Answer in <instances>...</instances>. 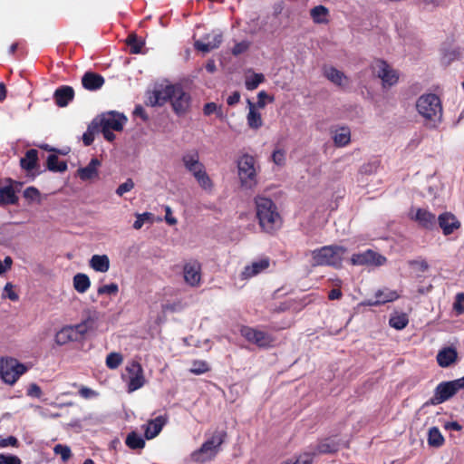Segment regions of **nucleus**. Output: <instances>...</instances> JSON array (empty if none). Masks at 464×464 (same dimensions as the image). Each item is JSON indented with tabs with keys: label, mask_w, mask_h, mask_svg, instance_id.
I'll list each match as a JSON object with an SVG mask.
<instances>
[{
	"label": "nucleus",
	"mask_w": 464,
	"mask_h": 464,
	"mask_svg": "<svg viewBox=\"0 0 464 464\" xmlns=\"http://www.w3.org/2000/svg\"><path fill=\"white\" fill-rule=\"evenodd\" d=\"M255 203L260 227L267 233L278 229L281 226V217L273 200L264 197H256Z\"/></svg>",
	"instance_id": "obj_1"
},
{
	"label": "nucleus",
	"mask_w": 464,
	"mask_h": 464,
	"mask_svg": "<svg viewBox=\"0 0 464 464\" xmlns=\"http://www.w3.org/2000/svg\"><path fill=\"white\" fill-rule=\"evenodd\" d=\"M419 113L425 119L430 128L436 127L442 118V106L439 96L433 93L421 95L416 103Z\"/></svg>",
	"instance_id": "obj_2"
},
{
	"label": "nucleus",
	"mask_w": 464,
	"mask_h": 464,
	"mask_svg": "<svg viewBox=\"0 0 464 464\" xmlns=\"http://www.w3.org/2000/svg\"><path fill=\"white\" fill-rule=\"evenodd\" d=\"M346 248L342 246L330 245L316 248L312 251V265L314 266H342L343 255Z\"/></svg>",
	"instance_id": "obj_3"
},
{
	"label": "nucleus",
	"mask_w": 464,
	"mask_h": 464,
	"mask_svg": "<svg viewBox=\"0 0 464 464\" xmlns=\"http://www.w3.org/2000/svg\"><path fill=\"white\" fill-rule=\"evenodd\" d=\"M227 438L225 430L215 431L211 438L207 440L201 447L193 451L191 459L195 462L205 463L212 460L219 450V447L224 443Z\"/></svg>",
	"instance_id": "obj_4"
},
{
	"label": "nucleus",
	"mask_w": 464,
	"mask_h": 464,
	"mask_svg": "<svg viewBox=\"0 0 464 464\" xmlns=\"http://www.w3.org/2000/svg\"><path fill=\"white\" fill-rule=\"evenodd\" d=\"M462 389H464V376L453 381L441 382L434 389L433 396L424 402L423 407L443 403Z\"/></svg>",
	"instance_id": "obj_5"
},
{
	"label": "nucleus",
	"mask_w": 464,
	"mask_h": 464,
	"mask_svg": "<svg viewBox=\"0 0 464 464\" xmlns=\"http://www.w3.org/2000/svg\"><path fill=\"white\" fill-rule=\"evenodd\" d=\"M127 121L128 119L124 114L110 111L102 115L99 120V123L93 121V124L99 125L104 139L111 142L116 138L112 130L121 131Z\"/></svg>",
	"instance_id": "obj_6"
},
{
	"label": "nucleus",
	"mask_w": 464,
	"mask_h": 464,
	"mask_svg": "<svg viewBox=\"0 0 464 464\" xmlns=\"http://www.w3.org/2000/svg\"><path fill=\"white\" fill-rule=\"evenodd\" d=\"M27 367L14 358L0 360V378L7 384L13 385L21 375L26 372Z\"/></svg>",
	"instance_id": "obj_7"
},
{
	"label": "nucleus",
	"mask_w": 464,
	"mask_h": 464,
	"mask_svg": "<svg viewBox=\"0 0 464 464\" xmlns=\"http://www.w3.org/2000/svg\"><path fill=\"white\" fill-rule=\"evenodd\" d=\"M240 334L250 343L261 349H268L274 346L276 338L264 331L247 325L240 328Z\"/></svg>",
	"instance_id": "obj_8"
},
{
	"label": "nucleus",
	"mask_w": 464,
	"mask_h": 464,
	"mask_svg": "<svg viewBox=\"0 0 464 464\" xmlns=\"http://www.w3.org/2000/svg\"><path fill=\"white\" fill-rule=\"evenodd\" d=\"M238 175L243 187L251 188L256 184L254 157L245 154L237 161Z\"/></svg>",
	"instance_id": "obj_9"
},
{
	"label": "nucleus",
	"mask_w": 464,
	"mask_h": 464,
	"mask_svg": "<svg viewBox=\"0 0 464 464\" xmlns=\"http://www.w3.org/2000/svg\"><path fill=\"white\" fill-rule=\"evenodd\" d=\"M372 72L382 80L383 88L391 87L398 82L399 73L382 59L375 60L372 64Z\"/></svg>",
	"instance_id": "obj_10"
},
{
	"label": "nucleus",
	"mask_w": 464,
	"mask_h": 464,
	"mask_svg": "<svg viewBox=\"0 0 464 464\" xmlns=\"http://www.w3.org/2000/svg\"><path fill=\"white\" fill-rule=\"evenodd\" d=\"M171 89L173 90L171 91L172 96L170 103L173 111L179 116L185 115L190 109V94L184 90L181 84H173L171 85Z\"/></svg>",
	"instance_id": "obj_11"
},
{
	"label": "nucleus",
	"mask_w": 464,
	"mask_h": 464,
	"mask_svg": "<svg viewBox=\"0 0 464 464\" xmlns=\"http://www.w3.org/2000/svg\"><path fill=\"white\" fill-rule=\"evenodd\" d=\"M129 392H134L141 388L145 383L142 366L140 362L132 361L126 366Z\"/></svg>",
	"instance_id": "obj_12"
},
{
	"label": "nucleus",
	"mask_w": 464,
	"mask_h": 464,
	"mask_svg": "<svg viewBox=\"0 0 464 464\" xmlns=\"http://www.w3.org/2000/svg\"><path fill=\"white\" fill-rule=\"evenodd\" d=\"M385 261V257L374 252L372 249H367L363 253L353 254L351 257V262L354 266L364 265H382Z\"/></svg>",
	"instance_id": "obj_13"
},
{
	"label": "nucleus",
	"mask_w": 464,
	"mask_h": 464,
	"mask_svg": "<svg viewBox=\"0 0 464 464\" xmlns=\"http://www.w3.org/2000/svg\"><path fill=\"white\" fill-rule=\"evenodd\" d=\"M222 34L212 32L204 35L201 39L195 42V48L203 53H208L218 48L222 43Z\"/></svg>",
	"instance_id": "obj_14"
},
{
	"label": "nucleus",
	"mask_w": 464,
	"mask_h": 464,
	"mask_svg": "<svg viewBox=\"0 0 464 464\" xmlns=\"http://www.w3.org/2000/svg\"><path fill=\"white\" fill-rule=\"evenodd\" d=\"M409 217L425 229H432L436 225V216L424 208L411 209Z\"/></svg>",
	"instance_id": "obj_15"
},
{
	"label": "nucleus",
	"mask_w": 464,
	"mask_h": 464,
	"mask_svg": "<svg viewBox=\"0 0 464 464\" xmlns=\"http://www.w3.org/2000/svg\"><path fill=\"white\" fill-rule=\"evenodd\" d=\"M270 266V259L263 257L257 261H254L251 265L246 266L240 274L242 280H248L263 271L266 270Z\"/></svg>",
	"instance_id": "obj_16"
},
{
	"label": "nucleus",
	"mask_w": 464,
	"mask_h": 464,
	"mask_svg": "<svg viewBox=\"0 0 464 464\" xmlns=\"http://www.w3.org/2000/svg\"><path fill=\"white\" fill-rule=\"evenodd\" d=\"M184 279L191 286H197L201 280V266L198 261L187 263L183 268Z\"/></svg>",
	"instance_id": "obj_17"
},
{
	"label": "nucleus",
	"mask_w": 464,
	"mask_h": 464,
	"mask_svg": "<svg viewBox=\"0 0 464 464\" xmlns=\"http://www.w3.org/2000/svg\"><path fill=\"white\" fill-rule=\"evenodd\" d=\"M438 223L445 236L452 234L454 230L460 227V222L450 212L440 214L438 218Z\"/></svg>",
	"instance_id": "obj_18"
},
{
	"label": "nucleus",
	"mask_w": 464,
	"mask_h": 464,
	"mask_svg": "<svg viewBox=\"0 0 464 464\" xmlns=\"http://www.w3.org/2000/svg\"><path fill=\"white\" fill-rule=\"evenodd\" d=\"M82 339L80 334L76 331L74 325L63 327L55 334L54 340L58 345H64L70 342H76Z\"/></svg>",
	"instance_id": "obj_19"
},
{
	"label": "nucleus",
	"mask_w": 464,
	"mask_h": 464,
	"mask_svg": "<svg viewBox=\"0 0 464 464\" xmlns=\"http://www.w3.org/2000/svg\"><path fill=\"white\" fill-rule=\"evenodd\" d=\"M168 421L167 416H158L150 420L145 426L144 435L147 440H152L157 437Z\"/></svg>",
	"instance_id": "obj_20"
},
{
	"label": "nucleus",
	"mask_w": 464,
	"mask_h": 464,
	"mask_svg": "<svg viewBox=\"0 0 464 464\" xmlns=\"http://www.w3.org/2000/svg\"><path fill=\"white\" fill-rule=\"evenodd\" d=\"M74 98V90L68 85H63L57 88L53 93L55 104L59 107L67 106Z\"/></svg>",
	"instance_id": "obj_21"
},
{
	"label": "nucleus",
	"mask_w": 464,
	"mask_h": 464,
	"mask_svg": "<svg viewBox=\"0 0 464 464\" xmlns=\"http://www.w3.org/2000/svg\"><path fill=\"white\" fill-rule=\"evenodd\" d=\"M324 75L337 86L344 88L349 84L348 77L334 66H324Z\"/></svg>",
	"instance_id": "obj_22"
},
{
	"label": "nucleus",
	"mask_w": 464,
	"mask_h": 464,
	"mask_svg": "<svg viewBox=\"0 0 464 464\" xmlns=\"http://www.w3.org/2000/svg\"><path fill=\"white\" fill-rule=\"evenodd\" d=\"M172 84L166 85L160 90H155L150 97V102L152 106H162L168 102H171L172 96Z\"/></svg>",
	"instance_id": "obj_23"
},
{
	"label": "nucleus",
	"mask_w": 464,
	"mask_h": 464,
	"mask_svg": "<svg viewBox=\"0 0 464 464\" xmlns=\"http://www.w3.org/2000/svg\"><path fill=\"white\" fill-rule=\"evenodd\" d=\"M82 84L86 90L96 91L104 84V78L101 74L87 72L82 78Z\"/></svg>",
	"instance_id": "obj_24"
},
{
	"label": "nucleus",
	"mask_w": 464,
	"mask_h": 464,
	"mask_svg": "<svg viewBox=\"0 0 464 464\" xmlns=\"http://www.w3.org/2000/svg\"><path fill=\"white\" fill-rule=\"evenodd\" d=\"M458 359L457 350L453 347H445L439 351L437 354V362L442 368H447L454 363Z\"/></svg>",
	"instance_id": "obj_25"
},
{
	"label": "nucleus",
	"mask_w": 464,
	"mask_h": 464,
	"mask_svg": "<svg viewBox=\"0 0 464 464\" xmlns=\"http://www.w3.org/2000/svg\"><path fill=\"white\" fill-rule=\"evenodd\" d=\"M339 449V444L336 441H334L330 439H325L318 443L316 446V450L314 452L311 453H304L300 455L295 461L301 458L302 456L308 455L311 459L313 460L314 456L318 454H329V453H335Z\"/></svg>",
	"instance_id": "obj_26"
},
{
	"label": "nucleus",
	"mask_w": 464,
	"mask_h": 464,
	"mask_svg": "<svg viewBox=\"0 0 464 464\" xmlns=\"http://www.w3.org/2000/svg\"><path fill=\"white\" fill-rule=\"evenodd\" d=\"M86 317L79 324H74L76 331L82 338L91 330L94 329L96 320L98 319L95 311H87Z\"/></svg>",
	"instance_id": "obj_27"
},
{
	"label": "nucleus",
	"mask_w": 464,
	"mask_h": 464,
	"mask_svg": "<svg viewBox=\"0 0 464 464\" xmlns=\"http://www.w3.org/2000/svg\"><path fill=\"white\" fill-rule=\"evenodd\" d=\"M101 166V161L93 158L89 164L78 169V176L82 180H90L98 177V168Z\"/></svg>",
	"instance_id": "obj_28"
},
{
	"label": "nucleus",
	"mask_w": 464,
	"mask_h": 464,
	"mask_svg": "<svg viewBox=\"0 0 464 464\" xmlns=\"http://www.w3.org/2000/svg\"><path fill=\"white\" fill-rule=\"evenodd\" d=\"M249 111L246 115V121L249 128L257 130L263 125L261 114L256 111V104L247 100Z\"/></svg>",
	"instance_id": "obj_29"
},
{
	"label": "nucleus",
	"mask_w": 464,
	"mask_h": 464,
	"mask_svg": "<svg viewBox=\"0 0 464 464\" xmlns=\"http://www.w3.org/2000/svg\"><path fill=\"white\" fill-rule=\"evenodd\" d=\"M38 163V151L35 149H30L25 152L24 157L20 160V166L26 171L34 169Z\"/></svg>",
	"instance_id": "obj_30"
},
{
	"label": "nucleus",
	"mask_w": 464,
	"mask_h": 464,
	"mask_svg": "<svg viewBox=\"0 0 464 464\" xmlns=\"http://www.w3.org/2000/svg\"><path fill=\"white\" fill-rule=\"evenodd\" d=\"M17 202L18 197L12 186L0 188V206L15 205Z\"/></svg>",
	"instance_id": "obj_31"
},
{
	"label": "nucleus",
	"mask_w": 464,
	"mask_h": 464,
	"mask_svg": "<svg viewBox=\"0 0 464 464\" xmlns=\"http://www.w3.org/2000/svg\"><path fill=\"white\" fill-rule=\"evenodd\" d=\"M91 267L101 273H105L110 268V259L106 255H94L90 260Z\"/></svg>",
	"instance_id": "obj_32"
},
{
	"label": "nucleus",
	"mask_w": 464,
	"mask_h": 464,
	"mask_svg": "<svg viewBox=\"0 0 464 464\" xmlns=\"http://www.w3.org/2000/svg\"><path fill=\"white\" fill-rule=\"evenodd\" d=\"M72 282L74 289L80 294L85 293L91 286V280L86 274H76Z\"/></svg>",
	"instance_id": "obj_33"
},
{
	"label": "nucleus",
	"mask_w": 464,
	"mask_h": 464,
	"mask_svg": "<svg viewBox=\"0 0 464 464\" xmlns=\"http://www.w3.org/2000/svg\"><path fill=\"white\" fill-rule=\"evenodd\" d=\"M310 15L315 24H327L329 10L324 5H316L310 10Z\"/></svg>",
	"instance_id": "obj_34"
},
{
	"label": "nucleus",
	"mask_w": 464,
	"mask_h": 464,
	"mask_svg": "<svg viewBox=\"0 0 464 464\" xmlns=\"http://www.w3.org/2000/svg\"><path fill=\"white\" fill-rule=\"evenodd\" d=\"M445 439L438 427H431L428 432V444L430 447L440 448L443 446Z\"/></svg>",
	"instance_id": "obj_35"
},
{
	"label": "nucleus",
	"mask_w": 464,
	"mask_h": 464,
	"mask_svg": "<svg viewBox=\"0 0 464 464\" xmlns=\"http://www.w3.org/2000/svg\"><path fill=\"white\" fill-rule=\"evenodd\" d=\"M351 140V131L348 127H341L338 130H336L334 136V144L338 147H343L346 146Z\"/></svg>",
	"instance_id": "obj_36"
},
{
	"label": "nucleus",
	"mask_w": 464,
	"mask_h": 464,
	"mask_svg": "<svg viewBox=\"0 0 464 464\" xmlns=\"http://www.w3.org/2000/svg\"><path fill=\"white\" fill-rule=\"evenodd\" d=\"M125 444L131 450H141L145 447V440L137 432L131 431L127 435Z\"/></svg>",
	"instance_id": "obj_37"
},
{
	"label": "nucleus",
	"mask_w": 464,
	"mask_h": 464,
	"mask_svg": "<svg viewBox=\"0 0 464 464\" xmlns=\"http://www.w3.org/2000/svg\"><path fill=\"white\" fill-rule=\"evenodd\" d=\"M381 166V160L373 158L368 162L362 164L359 169V174L370 176L375 174Z\"/></svg>",
	"instance_id": "obj_38"
},
{
	"label": "nucleus",
	"mask_w": 464,
	"mask_h": 464,
	"mask_svg": "<svg viewBox=\"0 0 464 464\" xmlns=\"http://www.w3.org/2000/svg\"><path fill=\"white\" fill-rule=\"evenodd\" d=\"M47 169L53 172H63L67 169V163L66 161L59 160L56 155L51 154L47 158Z\"/></svg>",
	"instance_id": "obj_39"
},
{
	"label": "nucleus",
	"mask_w": 464,
	"mask_h": 464,
	"mask_svg": "<svg viewBox=\"0 0 464 464\" xmlns=\"http://www.w3.org/2000/svg\"><path fill=\"white\" fill-rule=\"evenodd\" d=\"M126 44L130 47V53L137 54L141 52L144 45V41L137 36L136 34L132 33L126 38Z\"/></svg>",
	"instance_id": "obj_40"
},
{
	"label": "nucleus",
	"mask_w": 464,
	"mask_h": 464,
	"mask_svg": "<svg viewBox=\"0 0 464 464\" xmlns=\"http://www.w3.org/2000/svg\"><path fill=\"white\" fill-rule=\"evenodd\" d=\"M389 324L396 330H402L409 324L408 315L404 313L395 314L390 317Z\"/></svg>",
	"instance_id": "obj_41"
},
{
	"label": "nucleus",
	"mask_w": 464,
	"mask_h": 464,
	"mask_svg": "<svg viewBox=\"0 0 464 464\" xmlns=\"http://www.w3.org/2000/svg\"><path fill=\"white\" fill-rule=\"evenodd\" d=\"M375 298H378L380 304H383L397 300L399 294L390 289L378 290L375 293Z\"/></svg>",
	"instance_id": "obj_42"
},
{
	"label": "nucleus",
	"mask_w": 464,
	"mask_h": 464,
	"mask_svg": "<svg viewBox=\"0 0 464 464\" xmlns=\"http://www.w3.org/2000/svg\"><path fill=\"white\" fill-rule=\"evenodd\" d=\"M194 178L202 189L206 191H211L213 189L214 183L207 173L206 169L200 173L198 172V175H196Z\"/></svg>",
	"instance_id": "obj_43"
},
{
	"label": "nucleus",
	"mask_w": 464,
	"mask_h": 464,
	"mask_svg": "<svg viewBox=\"0 0 464 464\" xmlns=\"http://www.w3.org/2000/svg\"><path fill=\"white\" fill-rule=\"evenodd\" d=\"M210 371V366L208 362L204 360H194L191 362L189 372L196 375H200Z\"/></svg>",
	"instance_id": "obj_44"
},
{
	"label": "nucleus",
	"mask_w": 464,
	"mask_h": 464,
	"mask_svg": "<svg viewBox=\"0 0 464 464\" xmlns=\"http://www.w3.org/2000/svg\"><path fill=\"white\" fill-rule=\"evenodd\" d=\"M265 81V76L262 73L254 72L250 77L246 80V88L249 91H253L258 87L260 83Z\"/></svg>",
	"instance_id": "obj_45"
},
{
	"label": "nucleus",
	"mask_w": 464,
	"mask_h": 464,
	"mask_svg": "<svg viewBox=\"0 0 464 464\" xmlns=\"http://www.w3.org/2000/svg\"><path fill=\"white\" fill-rule=\"evenodd\" d=\"M198 161L199 155L198 151L188 152L182 156V162L187 170L191 169L192 166L198 164Z\"/></svg>",
	"instance_id": "obj_46"
},
{
	"label": "nucleus",
	"mask_w": 464,
	"mask_h": 464,
	"mask_svg": "<svg viewBox=\"0 0 464 464\" xmlns=\"http://www.w3.org/2000/svg\"><path fill=\"white\" fill-rule=\"evenodd\" d=\"M122 355L119 353H111L106 357V365L110 369L118 368L122 362Z\"/></svg>",
	"instance_id": "obj_47"
},
{
	"label": "nucleus",
	"mask_w": 464,
	"mask_h": 464,
	"mask_svg": "<svg viewBox=\"0 0 464 464\" xmlns=\"http://www.w3.org/2000/svg\"><path fill=\"white\" fill-rule=\"evenodd\" d=\"M203 113L206 116H209L213 113H216V115L218 118H223V111L221 106H218L215 102H208L203 107Z\"/></svg>",
	"instance_id": "obj_48"
},
{
	"label": "nucleus",
	"mask_w": 464,
	"mask_h": 464,
	"mask_svg": "<svg viewBox=\"0 0 464 464\" xmlns=\"http://www.w3.org/2000/svg\"><path fill=\"white\" fill-rule=\"evenodd\" d=\"M53 451L55 454L61 456V459L63 462L68 461L69 459L72 457L71 449L66 445L57 444L54 446Z\"/></svg>",
	"instance_id": "obj_49"
},
{
	"label": "nucleus",
	"mask_w": 464,
	"mask_h": 464,
	"mask_svg": "<svg viewBox=\"0 0 464 464\" xmlns=\"http://www.w3.org/2000/svg\"><path fill=\"white\" fill-rule=\"evenodd\" d=\"M119 292V286L116 283H111L110 285H104L100 286L97 289V294L99 295H116Z\"/></svg>",
	"instance_id": "obj_50"
},
{
	"label": "nucleus",
	"mask_w": 464,
	"mask_h": 464,
	"mask_svg": "<svg viewBox=\"0 0 464 464\" xmlns=\"http://www.w3.org/2000/svg\"><path fill=\"white\" fill-rule=\"evenodd\" d=\"M152 217L153 215L150 212L137 214L136 220L133 223V227L137 230L140 229L146 221L152 219Z\"/></svg>",
	"instance_id": "obj_51"
},
{
	"label": "nucleus",
	"mask_w": 464,
	"mask_h": 464,
	"mask_svg": "<svg viewBox=\"0 0 464 464\" xmlns=\"http://www.w3.org/2000/svg\"><path fill=\"white\" fill-rule=\"evenodd\" d=\"M134 188V182L131 179H127L125 182L121 184L117 189L116 194L120 197L123 196L125 193L130 191Z\"/></svg>",
	"instance_id": "obj_52"
},
{
	"label": "nucleus",
	"mask_w": 464,
	"mask_h": 464,
	"mask_svg": "<svg viewBox=\"0 0 464 464\" xmlns=\"http://www.w3.org/2000/svg\"><path fill=\"white\" fill-rule=\"evenodd\" d=\"M0 464H22V460L15 455L1 453Z\"/></svg>",
	"instance_id": "obj_53"
},
{
	"label": "nucleus",
	"mask_w": 464,
	"mask_h": 464,
	"mask_svg": "<svg viewBox=\"0 0 464 464\" xmlns=\"http://www.w3.org/2000/svg\"><path fill=\"white\" fill-rule=\"evenodd\" d=\"M453 308L458 314L464 313V293L457 294L455 302L453 304Z\"/></svg>",
	"instance_id": "obj_54"
},
{
	"label": "nucleus",
	"mask_w": 464,
	"mask_h": 464,
	"mask_svg": "<svg viewBox=\"0 0 464 464\" xmlns=\"http://www.w3.org/2000/svg\"><path fill=\"white\" fill-rule=\"evenodd\" d=\"M4 296L7 297L11 301H18L19 295L14 292V285L11 283H7L4 289Z\"/></svg>",
	"instance_id": "obj_55"
},
{
	"label": "nucleus",
	"mask_w": 464,
	"mask_h": 464,
	"mask_svg": "<svg viewBox=\"0 0 464 464\" xmlns=\"http://www.w3.org/2000/svg\"><path fill=\"white\" fill-rule=\"evenodd\" d=\"M19 441L14 436H8L7 438L0 440V448L14 447L17 448Z\"/></svg>",
	"instance_id": "obj_56"
},
{
	"label": "nucleus",
	"mask_w": 464,
	"mask_h": 464,
	"mask_svg": "<svg viewBox=\"0 0 464 464\" xmlns=\"http://www.w3.org/2000/svg\"><path fill=\"white\" fill-rule=\"evenodd\" d=\"M272 160L276 165H284L285 161V152L284 150H276L272 154Z\"/></svg>",
	"instance_id": "obj_57"
},
{
	"label": "nucleus",
	"mask_w": 464,
	"mask_h": 464,
	"mask_svg": "<svg viewBox=\"0 0 464 464\" xmlns=\"http://www.w3.org/2000/svg\"><path fill=\"white\" fill-rule=\"evenodd\" d=\"M266 99H268L270 102L274 101V97L268 96L265 91H261L257 94V102L256 104V108L258 107L260 109L265 108L266 106Z\"/></svg>",
	"instance_id": "obj_58"
},
{
	"label": "nucleus",
	"mask_w": 464,
	"mask_h": 464,
	"mask_svg": "<svg viewBox=\"0 0 464 464\" xmlns=\"http://www.w3.org/2000/svg\"><path fill=\"white\" fill-rule=\"evenodd\" d=\"M30 397L40 398L43 394L42 389L36 383H31L26 392Z\"/></svg>",
	"instance_id": "obj_59"
},
{
	"label": "nucleus",
	"mask_w": 464,
	"mask_h": 464,
	"mask_svg": "<svg viewBox=\"0 0 464 464\" xmlns=\"http://www.w3.org/2000/svg\"><path fill=\"white\" fill-rule=\"evenodd\" d=\"M409 266L417 268L420 272H425L429 268V265L425 260H411Z\"/></svg>",
	"instance_id": "obj_60"
},
{
	"label": "nucleus",
	"mask_w": 464,
	"mask_h": 464,
	"mask_svg": "<svg viewBox=\"0 0 464 464\" xmlns=\"http://www.w3.org/2000/svg\"><path fill=\"white\" fill-rule=\"evenodd\" d=\"M40 195L39 190L34 187H28L24 191V197L27 199L34 200Z\"/></svg>",
	"instance_id": "obj_61"
},
{
	"label": "nucleus",
	"mask_w": 464,
	"mask_h": 464,
	"mask_svg": "<svg viewBox=\"0 0 464 464\" xmlns=\"http://www.w3.org/2000/svg\"><path fill=\"white\" fill-rule=\"evenodd\" d=\"M249 47L248 43L246 42H240L235 44V46L232 49V53L234 55H238L240 53H243L246 52Z\"/></svg>",
	"instance_id": "obj_62"
},
{
	"label": "nucleus",
	"mask_w": 464,
	"mask_h": 464,
	"mask_svg": "<svg viewBox=\"0 0 464 464\" xmlns=\"http://www.w3.org/2000/svg\"><path fill=\"white\" fill-rule=\"evenodd\" d=\"M94 140V133L90 129L82 135V142L85 146H90Z\"/></svg>",
	"instance_id": "obj_63"
},
{
	"label": "nucleus",
	"mask_w": 464,
	"mask_h": 464,
	"mask_svg": "<svg viewBox=\"0 0 464 464\" xmlns=\"http://www.w3.org/2000/svg\"><path fill=\"white\" fill-rule=\"evenodd\" d=\"M281 464H312V459L308 455L302 456L296 461H285Z\"/></svg>",
	"instance_id": "obj_64"
}]
</instances>
